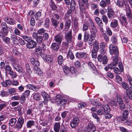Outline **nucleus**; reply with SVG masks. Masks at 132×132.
Returning a JSON list of instances; mask_svg holds the SVG:
<instances>
[{
	"label": "nucleus",
	"instance_id": "5",
	"mask_svg": "<svg viewBox=\"0 0 132 132\" xmlns=\"http://www.w3.org/2000/svg\"><path fill=\"white\" fill-rule=\"evenodd\" d=\"M95 131H96V127L92 122H89L85 128L84 132H94Z\"/></svg>",
	"mask_w": 132,
	"mask_h": 132
},
{
	"label": "nucleus",
	"instance_id": "41",
	"mask_svg": "<svg viewBox=\"0 0 132 132\" xmlns=\"http://www.w3.org/2000/svg\"><path fill=\"white\" fill-rule=\"evenodd\" d=\"M90 36V35L89 33L87 31H85L84 35V42H87L89 40Z\"/></svg>",
	"mask_w": 132,
	"mask_h": 132
},
{
	"label": "nucleus",
	"instance_id": "28",
	"mask_svg": "<svg viewBox=\"0 0 132 132\" xmlns=\"http://www.w3.org/2000/svg\"><path fill=\"white\" fill-rule=\"evenodd\" d=\"M71 23V21L70 20L67 19L66 20L65 23V28L64 30L67 31L70 27Z\"/></svg>",
	"mask_w": 132,
	"mask_h": 132
},
{
	"label": "nucleus",
	"instance_id": "64",
	"mask_svg": "<svg viewBox=\"0 0 132 132\" xmlns=\"http://www.w3.org/2000/svg\"><path fill=\"white\" fill-rule=\"evenodd\" d=\"M26 114L27 115H31L32 116L33 113H32V109H29L27 110Z\"/></svg>",
	"mask_w": 132,
	"mask_h": 132
},
{
	"label": "nucleus",
	"instance_id": "14",
	"mask_svg": "<svg viewBox=\"0 0 132 132\" xmlns=\"http://www.w3.org/2000/svg\"><path fill=\"white\" fill-rule=\"evenodd\" d=\"M7 35L3 34L2 32H0V37L2 38L3 41L6 44H9L10 42V39L8 37H6V36Z\"/></svg>",
	"mask_w": 132,
	"mask_h": 132
},
{
	"label": "nucleus",
	"instance_id": "1",
	"mask_svg": "<svg viewBox=\"0 0 132 132\" xmlns=\"http://www.w3.org/2000/svg\"><path fill=\"white\" fill-rule=\"evenodd\" d=\"M88 22L90 25L89 29L90 32V36L92 38H95L97 31V28L92 20L90 19H89Z\"/></svg>",
	"mask_w": 132,
	"mask_h": 132
},
{
	"label": "nucleus",
	"instance_id": "4",
	"mask_svg": "<svg viewBox=\"0 0 132 132\" xmlns=\"http://www.w3.org/2000/svg\"><path fill=\"white\" fill-rule=\"evenodd\" d=\"M65 39L66 42L69 43H72L73 41V38L72 36V31L69 30L68 32L65 34Z\"/></svg>",
	"mask_w": 132,
	"mask_h": 132
},
{
	"label": "nucleus",
	"instance_id": "3",
	"mask_svg": "<svg viewBox=\"0 0 132 132\" xmlns=\"http://www.w3.org/2000/svg\"><path fill=\"white\" fill-rule=\"evenodd\" d=\"M4 69L5 73L9 74L12 78H14L16 77L17 74L15 72H13L12 70V68L9 65H6V68Z\"/></svg>",
	"mask_w": 132,
	"mask_h": 132
},
{
	"label": "nucleus",
	"instance_id": "42",
	"mask_svg": "<svg viewBox=\"0 0 132 132\" xmlns=\"http://www.w3.org/2000/svg\"><path fill=\"white\" fill-rule=\"evenodd\" d=\"M57 103L61 105H64L67 102V100L65 99H61L59 100V101H57Z\"/></svg>",
	"mask_w": 132,
	"mask_h": 132
},
{
	"label": "nucleus",
	"instance_id": "24",
	"mask_svg": "<svg viewBox=\"0 0 132 132\" xmlns=\"http://www.w3.org/2000/svg\"><path fill=\"white\" fill-rule=\"evenodd\" d=\"M60 128V122H55L54 126V130L55 132H59Z\"/></svg>",
	"mask_w": 132,
	"mask_h": 132
},
{
	"label": "nucleus",
	"instance_id": "25",
	"mask_svg": "<svg viewBox=\"0 0 132 132\" xmlns=\"http://www.w3.org/2000/svg\"><path fill=\"white\" fill-rule=\"evenodd\" d=\"M99 49V43L97 41L94 42V44L93 46V48L92 51L97 52Z\"/></svg>",
	"mask_w": 132,
	"mask_h": 132
},
{
	"label": "nucleus",
	"instance_id": "26",
	"mask_svg": "<svg viewBox=\"0 0 132 132\" xmlns=\"http://www.w3.org/2000/svg\"><path fill=\"white\" fill-rule=\"evenodd\" d=\"M31 64L33 65L34 67H38L39 65V62L37 60H35L34 58H31L30 60Z\"/></svg>",
	"mask_w": 132,
	"mask_h": 132
},
{
	"label": "nucleus",
	"instance_id": "17",
	"mask_svg": "<svg viewBox=\"0 0 132 132\" xmlns=\"http://www.w3.org/2000/svg\"><path fill=\"white\" fill-rule=\"evenodd\" d=\"M128 115L129 112L128 111L126 110L124 111L122 113V117L120 118V121H125L128 118Z\"/></svg>",
	"mask_w": 132,
	"mask_h": 132
},
{
	"label": "nucleus",
	"instance_id": "20",
	"mask_svg": "<svg viewBox=\"0 0 132 132\" xmlns=\"http://www.w3.org/2000/svg\"><path fill=\"white\" fill-rule=\"evenodd\" d=\"M4 20L7 23L10 25H14L16 24L15 20L12 18H5Z\"/></svg>",
	"mask_w": 132,
	"mask_h": 132
},
{
	"label": "nucleus",
	"instance_id": "29",
	"mask_svg": "<svg viewBox=\"0 0 132 132\" xmlns=\"http://www.w3.org/2000/svg\"><path fill=\"white\" fill-rule=\"evenodd\" d=\"M35 124V122L33 120H29L26 123V126L28 128H31L34 126Z\"/></svg>",
	"mask_w": 132,
	"mask_h": 132
},
{
	"label": "nucleus",
	"instance_id": "15",
	"mask_svg": "<svg viewBox=\"0 0 132 132\" xmlns=\"http://www.w3.org/2000/svg\"><path fill=\"white\" fill-rule=\"evenodd\" d=\"M52 24L54 27V28L56 29L58 28L59 25V21L56 20L54 18H52L51 19Z\"/></svg>",
	"mask_w": 132,
	"mask_h": 132
},
{
	"label": "nucleus",
	"instance_id": "37",
	"mask_svg": "<svg viewBox=\"0 0 132 132\" xmlns=\"http://www.w3.org/2000/svg\"><path fill=\"white\" fill-rule=\"evenodd\" d=\"M41 95L45 100L48 101L50 98L49 95L45 92H42Z\"/></svg>",
	"mask_w": 132,
	"mask_h": 132
},
{
	"label": "nucleus",
	"instance_id": "48",
	"mask_svg": "<svg viewBox=\"0 0 132 132\" xmlns=\"http://www.w3.org/2000/svg\"><path fill=\"white\" fill-rule=\"evenodd\" d=\"M67 56H69L70 59L71 60H73L75 58V56L72 52L70 50L69 51Z\"/></svg>",
	"mask_w": 132,
	"mask_h": 132
},
{
	"label": "nucleus",
	"instance_id": "16",
	"mask_svg": "<svg viewBox=\"0 0 132 132\" xmlns=\"http://www.w3.org/2000/svg\"><path fill=\"white\" fill-rule=\"evenodd\" d=\"M41 57L44 61L48 63H51L52 60L50 55L47 54H42L41 55Z\"/></svg>",
	"mask_w": 132,
	"mask_h": 132
},
{
	"label": "nucleus",
	"instance_id": "47",
	"mask_svg": "<svg viewBox=\"0 0 132 132\" xmlns=\"http://www.w3.org/2000/svg\"><path fill=\"white\" fill-rule=\"evenodd\" d=\"M63 71L66 74L69 73L71 71V70H70L69 68L66 66H64L63 67Z\"/></svg>",
	"mask_w": 132,
	"mask_h": 132
},
{
	"label": "nucleus",
	"instance_id": "56",
	"mask_svg": "<svg viewBox=\"0 0 132 132\" xmlns=\"http://www.w3.org/2000/svg\"><path fill=\"white\" fill-rule=\"evenodd\" d=\"M116 3V5L118 6L120 8H122L124 7V3L122 1H117Z\"/></svg>",
	"mask_w": 132,
	"mask_h": 132
},
{
	"label": "nucleus",
	"instance_id": "13",
	"mask_svg": "<svg viewBox=\"0 0 132 132\" xmlns=\"http://www.w3.org/2000/svg\"><path fill=\"white\" fill-rule=\"evenodd\" d=\"M63 39V37L61 34H57L55 36L54 40L55 43L61 45Z\"/></svg>",
	"mask_w": 132,
	"mask_h": 132
},
{
	"label": "nucleus",
	"instance_id": "46",
	"mask_svg": "<svg viewBox=\"0 0 132 132\" xmlns=\"http://www.w3.org/2000/svg\"><path fill=\"white\" fill-rule=\"evenodd\" d=\"M36 41L38 44H41L42 43L43 38L42 37L40 36H38L36 38Z\"/></svg>",
	"mask_w": 132,
	"mask_h": 132
},
{
	"label": "nucleus",
	"instance_id": "32",
	"mask_svg": "<svg viewBox=\"0 0 132 132\" xmlns=\"http://www.w3.org/2000/svg\"><path fill=\"white\" fill-rule=\"evenodd\" d=\"M122 20V22H121L122 26H123L124 25L125 26L128 24L127 19L124 15L122 16L121 17Z\"/></svg>",
	"mask_w": 132,
	"mask_h": 132
},
{
	"label": "nucleus",
	"instance_id": "21",
	"mask_svg": "<svg viewBox=\"0 0 132 132\" xmlns=\"http://www.w3.org/2000/svg\"><path fill=\"white\" fill-rule=\"evenodd\" d=\"M60 45L55 42L53 43L51 45V47L52 50L56 52L58 50L60 47L59 46Z\"/></svg>",
	"mask_w": 132,
	"mask_h": 132
},
{
	"label": "nucleus",
	"instance_id": "23",
	"mask_svg": "<svg viewBox=\"0 0 132 132\" xmlns=\"http://www.w3.org/2000/svg\"><path fill=\"white\" fill-rule=\"evenodd\" d=\"M114 12L112 9L111 8L108 9L107 15L109 19L112 18L114 15Z\"/></svg>",
	"mask_w": 132,
	"mask_h": 132
},
{
	"label": "nucleus",
	"instance_id": "63",
	"mask_svg": "<svg viewBox=\"0 0 132 132\" xmlns=\"http://www.w3.org/2000/svg\"><path fill=\"white\" fill-rule=\"evenodd\" d=\"M103 37L104 39L106 42H107L109 41V36L108 35L106 34V32H105L104 34H103Z\"/></svg>",
	"mask_w": 132,
	"mask_h": 132
},
{
	"label": "nucleus",
	"instance_id": "30",
	"mask_svg": "<svg viewBox=\"0 0 132 132\" xmlns=\"http://www.w3.org/2000/svg\"><path fill=\"white\" fill-rule=\"evenodd\" d=\"M118 24V21L117 20L115 19L111 22L110 26L113 28H114L115 27H117Z\"/></svg>",
	"mask_w": 132,
	"mask_h": 132
},
{
	"label": "nucleus",
	"instance_id": "6",
	"mask_svg": "<svg viewBox=\"0 0 132 132\" xmlns=\"http://www.w3.org/2000/svg\"><path fill=\"white\" fill-rule=\"evenodd\" d=\"M123 98L125 102L128 103L130 99L132 100V93L131 91L126 90V95H124Z\"/></svg>",
	"mask_w": 132,
	"mask_h": 132
},
{
	"label": "nucleus",
	"instance_id": "18",
	"mask_svg": "<svg viewBox=\"0 0 132 132\" xmlns=\"http://www.w3.org/2000/svg\"><path fill=\"white\" fill-rule=\"evenodd\" d=\"M88 54L84 52H78L76 54V57L77 58L80 57L84 59L87 57Z\"/></svg>",
	"mask_w": 132,
	"mask_h": 132
},
{
	"label": "nucleus",
	"instance_id": "51",
	"mask_svg": "<svg viewBox=\"0 0 132 132\" xmlns=\"http://www.w3.org/2000/svg\"><path fill=\"white\" fill-rule=\"evenodd\" d=\"M95 38L92 37L90 36V38L88 40V44L90 46H93L94 44V42L93 40Z\"/></svg>",
	"mask_w": 132,
	"mask_h": 132
},
{
	"label": "nucleus",
	"instance_id": "55",
	"mask_svg": "<svg viewBox=\"0 0 132 132\" xmlns=\"http://www.w3.org/2000/svg\"><path fill=\"white\" fill-rule=\"evenodd\" d=\"M0 95L2 97H7L8 95V93L7 91L2 90L0 91Z\"/></svg>",
	"mask_w": 132,
	"mask_h": 132
},
{
	"label": "nucleus",
	"instance_id": "33",
	"mask_svg": "<svg viewBox=\"0 0 132 132\" xmlns=\"http://www.w3.org/2000/svg\"><path fill=\"white\" fill-rule=\"evenodd\" d=\"M17 120L16 118H12L10 119L9 123L11 126H14Z\"/></svg>",
	"mask_w": 132,
	"mask_h": 132
},
{
	"label": "nucleus",
	"instance_id": "11",
	"mask_svg": "<svg viewBox=\"0 0 132 132\" xmlns=\"http://www.w3.org/2000/svg\"><path fill=\"white\" fill-rule=\"evenodd\" d=\"M97 59L99 62L102 61L103 64H105L107 63L108 59L107 56L105 55L103 56L101 54H99L98 56Z\"/></svg>",
	"mask_w": 132,
	"mask_h": 132
},
{
	"label": "nucleus",
	"instance_id": "19",
	"mask_svg": "<svg viewBox=\"0 0 132 132\" xmlns=\"http://www.w3.org/2000/svg\"><path fill=\"white\" fill-rule=\"evenodd\" d=\"M35 54L38 56H41L42 54V49L41 47L39 46L36 47L35 49Z\"/></svg>",
	"mask_w": 132,
	"mask_h": 132
},
{
	"label": "nucleus",
	"instance_id": "61",
	"mask_svg": "<svg viewBox=\"0 0 132 132\" xmlns=\"http://www.w3.org/2000/svg\"><path fill=\"white\" fill-rule=\"evenodd\" d=\"M102 19L103 21L104 22L106 25H107L108 22V18L107 16L105 15H103Z\"/></svg>",
	"mask_w": 132,
	"mask_h": 132
},
{
	"label": "nucleus",
	"instance_id": "54",
	"mask_svg": "<svg viewBox=\"0 0 132 132\" xmlns=\"http://www.w3.org/2000/svg\"><path fill=\"white\" fill-rule=\"evenodd\" d=\"M50 20L49 19L46 18L44 21V27L47 28H48L49 27Z\"/></svg>",
	"mask_w": 132,
	"mask_h": 132
},
{
	"label": "nucleus",
	"instance_id": "60",
	"mask_svg": "<svg viewBox=\"0 0 132 132\" xmlns=\"http://www.w3.org/2000/svg\"><path fill=\"white\" fill-rule=\"evenodd\" d=\"M20 103L21 104H23L25 103L26 101L25 96L24 95H22L21 97L19 99Z\"/></svg>",
	"mask_w": 132,
	"mask_h": 132
},
{
	"label": "nucleus",
	"instance_id": "50",
	"mask_svg": "<svg viewBox=\"0 0 132 132\" xmlns=\"http://www.w3.org/2000/svg\"><path fill=\"white\" fill-rule=\"evenodd\" d=\"M115 58H114L113 62L112 64L114 66H117L118 63V56H114Z\"/></svg>",
	"mask_w": 132,
	"mask_h": 132
},
{
	"label": "nucleus",
	"instance_id": "9",
	"mask_svg": "<svg viewBox=\"0 0 132 132\" xmlns=\"http://www.w3.org/2000/svg\"><path fill=\"white\" fill-rule=\"evenodd\" d=\"M37 45L36 42L31 39L26 43V46L27 48L29 49H31L35 47Z\"/></svg>",
	"mask_w": 132,
	"mask_h": 132
},
{
	"label": "nucleus",
	"instance_id": "22",
	"mask_svg": "<svg viewBox=\"0 0 132 132\" xmlns=\"http://www.w3.org/2000/svg\"><path fill=\"white\" fill-rule=\"evenodd\" d=\"M50 6L52 10L56 11L57 12H58V7L52 0L50 1Z\"/></svg>",
	"mask_w": 132,
	"mask_h": 132
},
{
	"label": "nucleus",
	"instance_id": "62",
	"mask_svg": "<svg viewBox=\"0 0 132 132\" xmlns=\"http://www.w3.org/2000/svg\"><path fill=\"white\" fill-rule=\"evenodd\" d=\"M107 4L106 2L105 1L103 0L101 1L100 3V6L103 8L106 6Z\"/></svg>",
	"mask_w": 132,
	"mask_h": 132
},
{
	"label": "nucleus",
	"instance_id": "52",
	"mask_svg": "<svg viewBox=\"0 0 132 132\" xmlns=\"http://www.w3.org/2000/svg\"><path fill=\"white\" fill-rule=\"evenodd\" d=\"M111 41L113 45H116L118 44V41L116 37L112 36L111 38Z\"/></svg>",
	"mask_w": 132,
	"mask_h": 132
},
{
	"label": "nucleus",
	"instance_id": "45",
	"mask_svg": "<svg viewBox=\"0 0 132 132\" xmlns=\"http://www.w3.org/2000/svg\"><path fill=\"white\" fill-rule=\"evenodd\" d=\"M11 39L14 44H17L18 43V40L16 36L15 35H12L11 36Z\"/></svg>",
	"mask_w": 132,
	"mask_h": 132
},
{
	"label": "nucleus",
	"instance_id": "39",
	"mask_svg": "<svg viewBox=\"0 0 132 132\" xmlns=\"http://www.w3.org/2000/svg\"><path fill=\"white\" fill-rule=\"evenodd\" d=\"M121 86L124 89L126 90H128L130 91L129 89V86L128 84L125 82H122L121 84Z\"/></svg>",
	"mask_w": 132,
	"mask_h": 132
},
{
	"label": "nucleus",
	"instance_id": "36",
	"mask_svg": "<svg viewBox=\"0 0 132 132\" xmlns=\"http://www.w3.org/2000/svg\"><path fill=\"white\" fill-rule=\"evenodd\" d=\"M64 60L63 57L62 56L60 55L58 56L57 57V61L59 65H62L63 63Z\"/></svg>",
	"mask_w": 132,
	"mask_h": 132
},
{
	"label": "nucleus",
	"instance_id": "40",
	"mask_svg": "<svg viewBox=\"0 0 132 132\" xmlns=\"http://www.w3.org/2000/svg\"><path fill=\"white\" fill-rule=\"evenodd\" d=\"M26 69L27 70V73L28 74V76L30 77L31 74L32 73V71L30 69L29 66V65L28 63L26 64Z\"/></svg>",
	"mask_w": 132,
	"mask_h": 132
},
{
	"label": "nucleus",
	"instance_id": "59",
	"mask_svg": "<svg viewBox=\"0 0 132 132\" xmlns=\"http://www.w3.org/2000/svg\"><path fill=\"white\" fill-rule=\"evenodd\" d=\"M106 32H107V34H108L110 36H111L112 35V32L109 26H106Z\"/></svg>",
	"mask_w": 132,
	"mask_h": 132
},
{
	"label": "nucleus",
	"instance_id": "31",
	"mask_svg": "<svg viewBox=\"0 0 132 132\" xmlns=\"http://www.w3.org/2000/svg\"><path fill=\"white\" fill-rule=\"evenodd\" d=\"M33 68L35 72L38 75L40 76L43 74V72L38 68V67H34Z\"/></svg>",
	"mask_w": 132,
	"mask_h": 132
},
{
	"label": "nucleus",
	"instance_id": "8",
	"mask_svg": "<svg viewBox=\"0 0 132 132\" xmlns=\"http://www.w3.org/2000/svg\"><path fill=\"white\" fill-rule=\"evenodd\" d=\"M125 10L126 11V15L129 20L131 19L132 18V14L131 9L128 4H125Z\"/></svg>",
	"mask_w": 132,
	"mask_h": 132
},
{
	"label": "nucleus",
	"instance_id": "10",
	"mask_svg": "<svg viewBox=\"0 0 132 132\" xmlns=\"http://www.w3.org/2000/svg\"><path fill=\"white\" fill-rule=\"evenodd\" d=\"M80 120L78 117H76L73 118L70 122V126L72 128H75L78 125Z\"/></svg>",
	"mask_w": 132,
	"mask_h": 132
},
{
	"label": "nucleus",
	"instance_id": "34",
	"mask_svg": "<svg viewBox=\"0 0 132 132\" xmlns=\"http://www.w3.org/2000/svg\"><path fill=\"white\" fill-rule=\"evenodd\" d=\"M79 5L80 8L82 13H84L85 11V4L83 2H79Z\"/></svg>",
	"mask_w": 132,
	"mask_h": 132
},
{
	"label": "nucleus",
	"instance_id": "12",
	"mask_svg": "<svg viewBox=\"0 0 132 132\" xmlns=\"http://www.w3.org/2000/svg\"><path fill=\"white\" fill-rule=\"evenodd\" d=\"M2 31L3 34L7 35L9 32L7 26L5 22H2L1 24Z\"/></svg>",
	"mask_w": 132,
	"mask_h": 132
},
{
	"label": "nucleus",
	"instance_id": "53",
	"mask_svg": "<svg viewBox=\"0 0 132 132\" xmlns=\"http://www.w3.org/2000/svg\"><path fill=\"white\" fill-rule=\"evenodd\" d=\"M89 23L88 21V22L85 23L83 25V29L84 31H86L88 29L89 27Z\"/></svg>",
	"mask_w": 132,
	"mask_h": 132
},
{
	"label": "nucleus",
	"instance_id": "35",
	"mask_svg": "<svg viewBox=\"0 0 132 132\" xmlns=\"http://www.w3.org/2000/svg\"><path fill=\"white\" fill-rule=\"evenodd\" d=\"M69 43L67 42L63 41L61 44V48L62 49L65 50L67 49L69 47Z\"/></svg>",
	"mask_w": 132,
	"mask_h": 132
},
{
	"label": "nucleus",
	"instance_id": "7",
	"mask_svg": "<svg viewBox=\"0 0 132 132\" xmlns=\"http://www.w3.org/2000/svg\"><path fill=\"white\" fill-rule=\"evenodd\" d=\"M24 122V119L22 117H19L15 126V128L18 130H20L22 127Z\"/></svg>",
	"mask_w": 132,
	"mask_h": 132
},
{
	"label": "nucleus",
	"instance_id": "57",
	"mask_svg": "<svg viewBox=\"0 0 132 132\" xmlns=\"http://www.w3.org/2000/svg\"><path fill=\"white\" fill-rule=\"evenodd\" d=\"M88 65L92 70L94 71H97L96 67L92 62H89L88 63Z\"/></svg>",
	"mask_w": 132,
	"mask_h": 132
},
{
	"label": "nucleus",
	"instance_id": "49",
	"mask_svg": "<svg viewBox=\"0 0 132 132\" xmlns=\"http://www.w3.org/2000/svg\"><path fill=\"white\" fill-rule=\"evenodd\" d=\"M97 114H96L95 112H93L92 113V116L95 119H96L97 122L99 123L100 121V118L98 117Z\"/></svg>",
	"mask_w": 132,
	"mask_h": 132
},
{
	"label": "nucleus",
	"instance_id": "27",
	"mask_svg": "<svg viewBox=\"0 0 132 132\" xmlns=\"http://www.w3.org/2000/svg\"><path fill=\"white\" fill-rule=\"evenodd\" d=\"M9 58L10 59V61L11 64L13 67H14L15 65L17 64L16 63L17 59L14 58L12 56H11L9 57Z\"/></svg>",
	"mask_w": 132,
	"mask_h": 132
},
{
	"label": "nucleus",
	"instance_id": "58",
	"mask_svg": "<svg viewBox=\"0 0 132 132\" xmlns=\"http://www.w3.org/2000/svg\"><path fill=\"white\" fill-rule=\"evenodd\" d=\"M97 113L99 115L105 114L104 108H102L98 110L97 111Z\"/></svg>",
	"mask_w": 132,
	"mask_h": 132
},
{
	"label": "nucleus",
	"instance_id": "38",
	"mask_svg": "<svg viewBox=\"0 0 132 132\" xmlns=\"http://www.w3.org/2000/svg\"><path fill=\"white\" fill-rule=\"evenodd\" d=\"M70 9L72 11H74L75 9L76 3L74 0H71L70 3Z\"/></svg>",
	"mask_w": 132,
	"mask_h": 132
},
{
	"label": "nucleus",
	"instance_id": "2",
	"mask_svg": "<svg viewBox=\"0 0 132 132\" xmlns=\"http://www.w3.org/2000/svg\"><path fill=\"white\" fill-rule=\"evenodd\" d=\"M109 52L111 55L114 54V56H119V51L117 46L111 44L109 46Z\"/></svg>",
	"mask_w": 132,
	"mask_h": 132
},
{
	"label": "nucleus",
	"instance_id": "43",
	"mask_svg": "<svg viewBox=\"0 0 132 132\" xmlns=\"http://www.w3.org/2000/svg\"><path fill=\"white\" fill-rule=\"evenodd\" d=\"M15 66L14 67H13L17 71L20 73L21 72H22L23 70L22 68L20 67L18 64H15Z\"/></svg>",
	"mask_w": 132,
	"mask_h": 132
},
{
	"label": "nucleus",
	"instance_id": "44",
	"mask_svg": "<svg viewBox=\"0 0 132 132\" xmlns=\"http://www.w3.org/2000/svg\"><path fill=\"white\" fill-rule=\"evenodd\" d=\"M77 106L78 109H80L86 107L87 106V104L85 103H80L78 104Z\"/></svg>",
	"mask_w": 132,
	"mask_h": 132
}]
</instances>
